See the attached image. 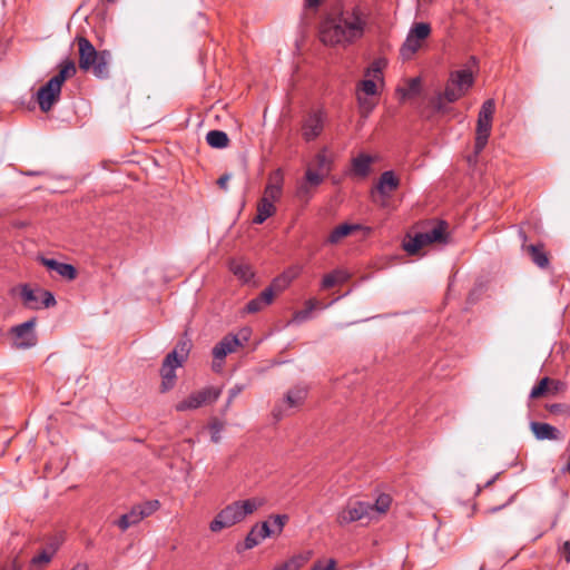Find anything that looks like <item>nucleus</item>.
I'll list each match as a JSON object with an SVG mask.
<instances>
[{"label":"nucleus","instance_id":"nucleus-3","mask_svg":"<svg viewBox=\"0 0 570 570\" xmlns=\"http://www.w3.org/2000/svg\"><path fill=\"white\" fill-rule=\"evenodd\" d=\"M263 504L264 500L259 498L234 501L217 513L209 523V529L213 532H219L225 528H230L245 520Z\"/></svg>","mask_w":570,"mask_h":570},{"label":"nucleus","instance_id":"nucleus-44","mask_svg":"<svg viewBox=\"0 0 570 570\" xmlns=\"http://www.w3.org/2000/svg\"><path fill=\"white\" fill-rule=\"evenodd\" d=\"M225 424L222 421L214 420L209 424L210 433H212V441L214 443H218L220 441V432L224 430Z\"/></svg>","mask_w":570,"mask_h":570},{"label":"nucleus","instance_id":"nucleus-2","mask_svg":"<svg viewBox=\"0 0 570 570\" xmlns=\"http://www.w3.org/2000/svg\"><path fill=\"white\" fill-rule=\"evenodd\" d=\"M79 50V68L85 72H91L99 79L109 76V62L111 55L108 50L98 51L94 45L82 36L76 38Z\"/></svg>","mask_w":570,"mask_h":570},{"label":"nucleus","instance_id":"nucleus-49","mask_svg":"<svg viewBox=\"0 0 570 570\" xmlns=\"http://www.w3.org/2000/svg\"><path fill=\"white\" fill-rule=\"evenodd\" d=\"M514 498H515V494H512L510 495L505 502H503L502 504H499V505H495V507H490L488 508L484 513L485 514H494L497 512H499L500 510H502L503 508L508 507L509 504H511L513 501H514Z\"/></svg>","mask_w":570,"mask_h":570},{"label":"nucleus","instance_id":"nucleus-30","mask_svg":"<svg viewBox=\"0 0 570 570\" xmlns=\"http://www.w3.org/2000/svg\"><path fill=\"white\" fill-rule=\"evenodd\" d=\"M327 151V148H323L322 150H320L316 154L313 163V168L326 176L332 170V159L328 157Z\"/></svg>","mask_w":570,"mask_h":570},{"label":"nucleus","instance_id":"nucleus-51","mask_svg":"<svg viewBox=\"0 0 570 570\" xmlns=\"http://www.w3.org/2000/svg\"><path fill=\"white\" fill-rule=\"evenodd\" d=\"M420 89H421V81L419 78H413L409 81L407 94L416 95L420 92Z\"/></svg>","mask_w":570,"mask_h":570},{"label":"nucleus","instance_id":"nucleus-27","mask_svg":"<svg viewBox=\"0 0 570 570\" xmlns=\"http://www.w3.org/2000/svg\"><path fill=\"white\" fill-rule=\"evenodd\" d=\"M229 269L236 277H238L243 282H248L254 276V272L248 264L236 259H233L229 263Z\"/></svg>","mask_w":570,"mask_h":570},{"label":"nucleus","instance_id":"nucleus-9","mask_svg":"<svg viewBox=\"0 0 570 570\" xmlns=\"http://www.w3.org/2000/svg\"><path fill=\"white\" fill-rule=\"evenodd\" d=\"M37 318L32 317L29 321L18 324L11 328L13 338V346L19 350H27L33 347L38 337L35 332Z\"/></svg>","mask_w":570,"mask_h":570},{"label":"nucleus","instance_id":"nucleus-62","mask_svg":"<svg viewBox=\"0 0 570 570\" xmlns=\"http://www.w3.org/2000/svg\"><path fill=\"white\" fill-rule=\"evenodd\" d=\"M566 471H570V460L567 463V466L564 468Z\"/></svg>","mask_w":570,"mask_h":570},{"label":"nucleus","instance_id":"nucleus-23","mask_svg":"<svg viewBox=\"0 0 570 570\" xmlns=\"http://www.w3.org/2000/svg\"><path fill=\"white\" fill-rule=\"evenodd\" d=\"M373 158L366 154H360L352 159V170L354 175L366 177L371 170Z\"/></svg>","mask_w":570,"mask_h":570},{"label":"nucleus","instance_id":"nucleus-48","mask_svg":"<svg viewBox=\"0 0 570 570\" xmlns=\"http://www.w3.org/2000/svg\"><path fill=\"white\" fill-rule=\"evenodd\" d=\"M336 569V561L334 559H328L325 564L323 561H317L313 566L312 570H335Z\"/></svg>","mask_w":570,"mask_h":570},{"label":"nucleus","instance_id":"nucleus-47","mask_svg":"<svg viewBox=\"0 0 570 570\" xmlns=\"http://www.w3.org/2000/svg\"><path fill=\"white\" fill-rule=\"evenodd\" d=\"M361 90L367 95V96H373L376 94V85H375V81L374 79H364L362 82H361Z\"/></svg>","mask_w":570,"mask_h":570},{"label":"nucleus","instance_id":"nucleus-28","mask_svg":"<svg viewBox=\"0 0 570 570\" xmlns=\"http://www.w3.org/2000/svg\"><path fill=\"white\" fill-rule=\"evenodd\" d=\"M276 213V207L274 203H271L266 199L261 198L257 205V214L254 218L255 224H263L267 218L273 216Z\"/></svg>","mask_w":570,"mask_h":570},{"label":"nucleus","instance_id":"nucleus-35","mask_svg":"<svg viewBox=\"0 0 570 570\" xmlns=\"http://www.w3.org/2000/svg\"><path fill=\"white\" fill-rule=\"evenodd\" d=\"M309 557L311 552L296 554L284 563L277 566L275 570H298L309 560Z\"/></svg>","mask_w":570,"mask_h":570},{"label":"nucleus","instance_id":"nucleus-61","mask_svg":"<svg viewBox=\"0 0 570 570\" xmlns=\"http://www.w3.org/2000/svg\"><path fill=\"white\" fill-rule=\"evenodd\" d=\"M240 334L243 335V338H244V340H247V335H248V331H247V330H243V331L240 332Z\"/></svg>","mask_w":570,"mask_h":570},{"label":"nucleus","instance_id":"nucleus-13","mask_svg":"<svg viewBox=\"0 0 570 570\" xmlns=\"http://www.w3.org/2000/svg\"><path fill=\"white\" fill-rule=\"evenodd\" d=\"M325 118L322 110H314L306 116L302 125V135L306 141L314 140L322 134Z\"/></svg>","mask_w":570,"mask_h":570},{"label":"nucleus","instance_id":"nucleus-14","mask_svg":"<svg viewBox=\"0 0 570 570\" xmlns=\"http://www.w3.org/2000/svg\"><path fill=\"white\" fill-rule=\"evenodd\" d=\"M520 236L523 239L522 250L525 254H528V256L530 257L531 262L535 266L541 268V269L549 268V266H550V258H549V253L544 249V245L541 244V243L527 245L525 244L527 235L521 232Z\"/></svg>","mask_w":570,"mask_h":570},{"label":"nucleus","instance_id":"nucleus-25","mask_svg":"<svg viewBox=\"0 0 570 570\" xmlns=\"http://www.w3.org/2000/svg\"><path fill=\"white\" fill-rule=\"evenodd\" d=\"M362 226L358 224H342L335 227L328 238L327 242L331 244H337L342 238L348 236L351 233L361 229Z\"/></svg>","mask_w":570,"mask_h":570},{"label":"nucleus","instance_id":"nucleus-22","mask_svg":"<svg viewBox=\"0 0 570 570\" xmlns=\"http://www.w3.org/2000/svg\"><path fill=\"white\" fill-rule=\"evenodd\" d=\"M59 66H60L59 72L56 76H53L50 80H52L55 82V85H58L59 87H61L62 83L68 78H71L72 76L76 75L77 69H76L75 61L69 58L61 61V63Z\"/></svg>","mask_w":570,"mask_h":570},{"label":"nucleus","instance_id":"nucleus-45","mask_svg":"<svg viewBox=\"0 0 570 570\" xmlns=\"http://www.w3.org/2000/svg\"><path fill=\"white\" fill-rule=\"evenodd\" d=\"M312 187L305 181L301 183L296 189V197L301 200L307 202L312 197Z\"/></svg>","mask_w":570,"mask_h":570},{"label":"nucleus","instance_id":"nucleus-4","mask_svg":"<svg viewBox=\"0 0 570 570\" xmlns=\"http://www.w3.org/2000/svg\"><path fill=\"white\" fill-rule=\"evenodd\" d=\"M474 83L473 72L470 69H460L450 73L443 94L432 99V106L438 112H445V102L452 104L463 97Z\"/></svg>","mask_w":570,"mask_h":570},{"label":"nucleus","instance_id":"nucleus-55","mask_svg":"<svg viewBox=\"0 0 570 570\" xmlns=\"http://www.w3.org/2000/svg\"><path fill=\"white\" fill-rule=\"evenodd\" d=\"M317 305H318L317 299L309 298L308 301H306L304 309L308 311V313L312 314V312L317 307Z\"/></svg>","mask_w":570,"mask_h":570},{"label":"nucleus","instance_id":"nucleus-58","mask_svg":"<svg viewBox=\"0 0 570 570\" xmlns=\"http://www.w3.org/2000/svg\"><path fill=\"white\" fill-rule=\"evenodd\" d=\"M70 570H88L87 564L85 563H78Z\"/></svg>","mask_w":570,"mask_h":570},{"label":"nucleus","instance_id":"nucleus-33","mask_svg":"<svg viewBox=\"0 0 570 570\" xmlns=\"http://www.w3.org/2000/svg\"><path fill=\"white\" fill-rule=\"evenodd\" d=\"M392 503V498L389 494L382 493L380 494L374 504H371V517L372 519L385 514Z\"/></svg>","mask_w":570,"mask_h":570},{"label":"nucleus","instance_id":"nucleus-39","mask_svg":"<svg viewBox=\"0 0 570 570\" xmlns=\"http://www.w3.org/2000/svg\"><path fill=\"white\" fill-rule=\"evenodd\" d=\"M325 177H326V175L315 170L312 167H308L305 171V180L304 181L313 187H317L318 185H321L323 183Z\"/></svg>","mask_w":570,"mask_h":570},{"label":"nucleus","instance_id":"nucleus-1","mask_svg":"<svg viewBox=\"0 0 570 570\" xmlns=\"http://www.w3.org/2000/svg\"><path fill=\"white\" fill-rule=\"evenodd\" d=\"M368 24L370 16L362 7H345L322 20L320 39L326 46L346 48L364 37Z\"/></svg>","mask_w":570,"mask_h":570},{"label":"nucleus","instance_id":"nucleus-41","mask_svg":"<svg viewBox=\"0 0 570 570\" xmlns=\"http://www.w3.org/2000/svg\"><path fill=\"white\" fill-rule=\"evenodd\" d=\"M288 517L286 514H276L269 518V524L272 530H275V534L282 533Z\"/></svg>","mask_w":570,"mask_h":570},{"label":"nucleus","instance_id":"nucleus-31","mask_svg":"<svg viewBox=\"0 0 570 570\" xmlns=\"http://www.w3.org/2000/svg\"><path fill=\"white\" fill-rule=\"evenodd\" d=\"M350 274L344 269H335L332 273L324 275L322 279V288L327 289L336 284L344 283L348 279Z\"/></svg>","mask_w":570,"mask_h":570},{"label":"nucleus","instance_id":"nucleus-60","mask_svg":"<svg viewBox=\"0 0 570 570\" xmlns=\"http://www.w3.org/2000/svg\"><path fill=\"white\" fill-rule=\"evenodd\" d=\"M20 569H21L20 564H18V563L14 561V562L12 563V567H11V569H10V570H20Z\"/></svg>","mask_w":570,"mask_h":570},{"label":"nucleus","instance_id":"nucleus-59","mask_svg":"<svg viewBox=\"0 0 570 570\" xmlns=\"http://www.w3.org/2000/svg\"><path fill=\"white\" fill-rule=\"evenodd\" d=\"M562 384L561 385H550V394H556L560 389H561Z\"/></svg>","mask_w":570,"mask_h":570},{"label":"nucleus","instance_id":"nucleus-26","mask_svg":"<svg viewBox=\"0 0 570 570\" xmlns=\"http://www.w3.org/2000/svg\"><path fill=\"white\" fill-rule=\"evenodd\" d=\"M399 187V179L393 171H384L379 180L377 189L382 195L395 190Z\"/></svg>","mask_w":570,"mask_h":570},{"label":"nucleus","instance_id":"nucleus-18","mask_svg":"<svg viewBox=\"0 0 570 570\" xmlns=\"http://www.w3.org/2000/svg\"><path fill=\"white\" fill-rule=\"evenodd\" d=\"M40 262L49 271L56 272L58 275H60L61 277H63L68 281H72L77 276V271H76L75 266H72L71 264L61 263L53 258H46V257H41Z\"/></svg>","mask_w":570,"mask_h":570},{"label":"nucleus","instance_id":"nucleus-16","mask_svg":"<svg viewBox=\"0 0 570 570\" xmlns=\"http://www.w3.org/2000/svg\"><path fill=\"white\" fill-rule=\"evenodd\" d=\"M284 175L282 169H275L268 176V183L265 187L263 199L271 203L277 202L283 193Z\"/></svg>","mask_w":570,"mask_h":570},{"label":"nucleus","instance_id":"nucleus-24","mask_svg":"<svg viewBox=\"0 0 570 570\" xmlns=\"http://www.w3.org/2000/svg\"><path fill=\"white\" fill-rule=\"evenodd\" d=\"M140 514L141 511L136 505H134L128 513L122 514L116 521V524L119 527L121 531H126L127 529L138 524L142 520Z\"/></svg>","mask_w":570,"mask_h":570},{"label":"nucleus","instance_id":"nucleus-11","mask_svg":"<svg viewBox=\"0 0 570 570\" xmlns=\"http://www.w3.org/2000/svg\"><path fill=\"white\" fill-rule=\"evenodd\" d=\"M307 397V390L304 386H294L288 390L283 400V404H277L273 410V416L281 420L287 413V410L301 406Z\"/></svg>","mask_w":570,"mask_h":570},{"label":"nucleus","instance_id":"nucleus-57","mask_svg":"<svg viewBox=\"0 0 570 570\" xmlns=\"http://www.w3.org/2000/svg\"><path fill=\"white\" fill-rule=\"evenodd\" d=\"M222 365H223V362H220L219 360H215L214 358V362H213V370L218 372L220 368H222Z\"/></svg>","mask_w":570,"mask_h":570},{"label":"nucleus","instance_id":"nucleus-40","mask_svg":"<svg viewBox=\"0 0 570 570\" xmlns=\"http://www.w3.org/2000/svg\"><path fill=\"white\" fill-rule=\"evenodd\" d=\"M136 507L141 511V518L145 519L156 512L159 509L160 503L158 500H149L141 504H137Z\"/></svg>","mask_w":570,"mask_h":570},{"label":"nucleus","instance_id":"nucleus-17","mask_svg":"<svg viewBox=\"0 0 570 570\" xmlns=\"http://www.w3.org/2000/svg\"><path fill=\"white\" fill-rule=\"evenodd\" d=\"M238 346H243L239 337L237 335L228 334L214 346L213 357L224 362L226 355L235 352Z\"/></svg>","mask_w":570,"mask_h":570},{"label":"nucleus","instance_id":"nucleus-6","mask_svg":"<svg viewBox=\"0 0 570 570\" xmlns=\"http://www.w3.org/2000/svg\"><path fill=\"white\" fill-rule=\"evenodd\" d=\"M495 111V102L493 99L485 100L478 115L474 153L480 154L488 144V139L492 129V120Z\"/></svg>","mask_w":570,"mask_h":570},{"label":"nucleus","instance_id":"nucleus-34","mask_svg":"<svg viewBox=\"0 0 570 570\" xmlns=\"http://www.w3.org/2000/svg\"><path fill=\"white\" fill-rule=\"evenodd\" d=\"M448 224L443 220L435 224L431 229L426 230L429 237L431 238V243H441L446 244L449 239V234L446 233Z\"/></svg>","mask_w":570,"mask_h":570},{"label":"nucleus","instance_id":"nucleus-43","mask_svg":"<svg viewBox=\"0 0 570 570\" xmlns=\"http://www.w3.org/2000/svg\"><path fill=\"white\" fill-rule=\"evenodd\" d=\"M254 529L257 530L258 537H261L263 540L275 534V530H272L268 520L256 523Z\"/></svg>","mask_w":570,"mask_h":570},{"label":"nucleus","instance_id":"nucleus-46","mask_svg":"<svg viewBox=\"0 0 570 570\" xmlns=\"http://www.w3.org/2000/svg\"><path fill=\"white\" fill-rule=\"evenodd\" d=\"M244 389H245V386H244L243 384H236L235 386H233V387L228 391V397H227L226 404H225V406H224V412H226V411L230 407V405H232V403H233L234 399H235L237 395H239V394L244 391Z\"/></svg>","mask_w":570,"mask_h":570},{"label":"nucleus","instance_id":"nucleus-10","mask_svg":"<svg viewBox=\"0 0 570 570\" xmlns=\"http://www.w3.org/2000/svg\"><path fill=\"white\" fill-rule=\"evenodd\" d=\"M363 519L372 520L371 503L351 501L337 513L336 520L341 525H344Z\"/></svg>","mask_w":570,"mask_h":570},{"label":"nucleus","instance_id":"nucleus-15","mask_svg":"<svg viewBox=\"0 0 570 570\" xmlns=\"http://www.w3.org/2000/svg\"><path fill=\"white\" fill-rule=\"evenodd\" d=\"M61 87L55 85L52 80H49L42 86L37 92V100L40 109L43 112L49 111L52 106L59 100Z\"/></svg>","mask_w":570,"mask_h":570},{"label":"nucleus","instance_id":"nucleus-32","mask_svg":"<svg viewBox=\"0 0 570 570\" xmlns=\"http://www.w3.org/2000/svg\"><path fill=\"white\" fill-rule=\"evenodd\" d=\"M550 385H561L560 381L551 380L550 377H543L534 385L530 392V399H539L541 396L550 394Z\"/></svg>","mask_w":570,"mask_h":570},{"label":"nucleus","instance_id":"nucleus-5","mask_svg":"<svg viewBox=\"0 0 570 570\" xmlns=\"http://www.w3.org/2000/svg\"><path fill=\"white\" fill-rule=\"evenodd\" d=\"M190 347V340H180L175 348L164 358L160 367L161 392H167L174 387L176 383V370L187 360Z\"/></svg>","mask_w":570,"mask_h":570},{"label":"nucleus","instance_id":"nucleus-29","mask_svg":"<svg viewBox=\"0 0 570 570\" xmlns=\"http://www.w3.org/2000/svg\"><path fill=\"white\" fill-rule=\"evenodd\" d=\"M206 142L212 148L223 149L229 145V138L223 130H210L206 135Z\"/></svg>","mask_w":570,"mask_h":570},{"label":"nucleus","instance_id":"nucleus-21","mask_svg":"<svg viewBox=\"0 0 570 570\" xmlns=\"http://www.w3.org/2000/svg\"><path fill=\"white\" fill-rule=\"evenodd\" d=\"M432 244L428 232L416 233L413 237H409V240L404 242L403 248L410 255L416 254L425 245Z\"/></svg>","mask_w":570,"mask_h":570},{"label":"nucleus","instance_id":"nucleus-20","mask_svg":"<svg viewBox=\"0 0 570 570\" xmlns=\"http://www.w3.org/2000/svg\"><path fill=\"white\" fill-rule=\"evenodd\" d=\"M530 429L537 440H558L560 438V431L548 423L532 421Z\"/></svg>","mask_w":570,"mask_h":570},{"label":"nucleus","instance_id":"nucleus-12","mask_svg":"<svg viewBox=\"0 0 570 570\" xmlns=\"http://www.w3.org/2000/svg\"><path fill=\"white\" fill-rule=\"evenodd\" d=\"M59 537L51 538L45 547L38 551L29 561V570H43L53 559L61 546Z\"/></svg>","mask_w":570,"mask_h":570},{"label":"nucleus","instance_id":"nucleus-38","mask_svg":"<svg viewBox=\"0 0 570 570\" xmlns=\"http://www.w3.org/2000/svg\"><path fill=\"white\" fill-rule=\"evenodd\" d=\"M262 540L263 539L261 537H258V534H257V530H255L254 527H253L250 529V531L248 532V534L246 535L243 547H240L238 544L236 547V549H237L238 552H240L243 550L253 549L256 546H258Z\"/></svg>","mask_w":570,"mask_h":570},{"label":"nucleus","instance_id":"nucleus-50","mask_svg":"<svg viewBox=\"0 0 570 570\" xmlns=\"http://www.w3.org/2000/svg\"><path fill=\"white\" fill-rule=\"evenodd\" d=\"M308 318H311V314L308 313V311L301 309V311H297L294 313L291 322L295 323V324H301V323L307 321Z\"/></svg>","mask_w":570,"mask_h":570},{"label":"nucleus","instance_id":"nucleus-7","mask_svg":"<svg viewBox=\"0 0 570 570\" xmlns=\"http://www.w3.org/2000/svg\"><path fill=\"white\" fill-rule=\"evenodd\" d=\"M223 387L207 386L203 390L191 393L183 401L175 405L176 411L185 412L189 410H197L204 405L213 404L222 395Z\"/></svg>","mask_w":570,"mask_h":570},{"label":"nucleus","instance_id":"nucleus-8","mask_svg":"<svg viewBox=\"0 0 570 570\" xmlns=\"http://www.w3.org/2000/svg\"><path fill=\"white\" fill-rule=\"evenodd\" d=\"M20 296L23 305L30 309L48 308L56 305V298L49 291H33L28 284L20 285Z\"/></svg>","mask_w":570,"mask_h":570},{"label":"nucleus","instance_id":"nucleus-54","mask_svg":"<svg viewBox=\"0 0 570 570\" xmlns=\"http://www.w3.org/2000/svg\"><path fill=\"white\" fill-rule=\"evenodd\" d=\"M229 179H230V175H229V174H225V175H223V176H220V177L218 178L217 184H218V186H219L222 189L226 190V189H227V186H228V181H229Z\"/></svg>","mask_w":570,"mask_h":570},{"label":"nucleus","instance_id":"nucleus-36","mask_svg":"<svg viewBox=\"0 0 570 570\" xmlns=\"http://www.w3.org/2000/svg\"><path fill=\"white\" fill-rule=\"evenodd\" d=\"M421 48V41L407 33L404 43L401 47V56L403 59L409 60Z\"/></svg>","mask_w":570,"mask_h":570},{"label":"nucleus","instance_id":"nucleus-52","mask_svg":"<svg viewBox=\"0 0 570 570\" xmlns=\"http://www.w3.org/2000/svg\"><path fill=\"white\" fill-rule=\"evenodd\" d=\"M560 556L563 558L567 562H570V542L566 541L561 548H560Z\"/></svg>","mask_w":570,"mask_h":570},{"label":"nucleus","instance_id":"nucleus-42","mask_svg":"<svg viewBox=\"0 0 570 570\" xmlns=\"http://www.w3.org/2000/svg\"><path fill=\"white\" fill-rule=\"evenodd\" d=\"M385 65H386V61L383 59H377V60L373 61L366 71V76L372 77L374 79L381 78L382 69Z\"/></svg>","mask_w":570,"mask_h":570},{"label":"nucleus","instance_id":"nucleus-64","mask_svg":"<svg viewBox=\"0 0 570 570\" xmlns=\"http://www.w3.org/2000/svg\"><path fill=\"white\" fill-rule=\"evenodd\" d=\"M109 2H114L115 0H108Z\"/></svg>","mask_w":570,"mask_h":570},{"label":"nucleus","instance_id":"nucleus-53","mask_svg":"<svg viewBox=\"0 0 570 570\" xmlns=\"http://www.w3.org/2000/svg\"><path fill=\"white\" fill-rule=\"evenodd\" d=\"M548 409H549V411L551 413H564V412H568V406L564 405V404H560V403L551 404Z\"/></svg>","mask_w":570,"mask_h":570},{"label":"nucleus","instance_id":"nucleus-56","mask_svg":"<svg viewBox=\"0 0 570 570\" xmlns=\"http://www.w3.org/2000/svg\"><path fill=\"white\" fill-rule=\"evenodd\" d=\"M323 0H305L306 9H317Z\"/></svg>","mask_w":570,"mask_h":570},{"label":"nucleus","instance_id":"nucleus-37","mask_svg":"<svg viewBox=\"0 0 570 570\" xmlns=\"http://www.w3.org/2000/svg\"><path fill=\"white\" fill-rule=\"evenodd\" d=\"M431 32V27L429 23L419 22L415 23L409 31L411 36L422 42V40L426 39Z\"/></svg>","mask_w":570,"mask_h":570},{"label":"nucleus","instance_id":"nucleus-63","mask_svg":"<svg viewBox=\"0 0 570 570\" xmlns=\"http://www.w3.org/2000/svg\"><path fill=\"white\" fill-rule=\"evenodd\" d=\"M492 482H493V480L488 481L485 487H489Z\"/></svg>","mask_w":570,"mask_h":570},{"label":"nucleus","instance_id":"nucleus-19","mask_svg":"<svg viewBox=\"0 0 570 570\" xmlns=\"http://www.w3.org/2000/svg\"><path fill=\"white\" fill-rule=\"evenodd\" d=\"M278 279H275L273 284L265 288L259 296L250 299L246 305V311L248 313H257L262 311L264 307L268 306L274 298V286H276V283Z\"/></svg>","mask_w":570,"mask_h":570}]
</instances>
